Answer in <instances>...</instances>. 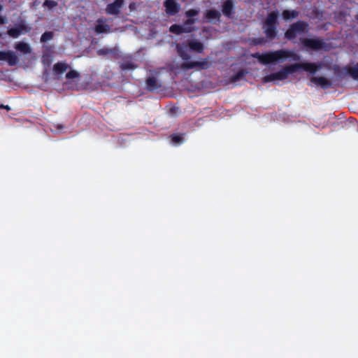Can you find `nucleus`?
Listing matches in <instances>:
<instances>
[{
    "instance_id": "obj_16",
    "label": "nucleus",
    "mask_w": 358,
    "mask_h": 358,
    "mask_svg": "<svg viewBox=\"0 0 358 358\" xmlns=\"http://www.w3.org/2000/svg\"><path fill=\"white\" fill-rule=\"evenodd\" d=\"M96 31L97 33H107L110 31V26L106 22L99 20L96 26Z\"/></svg>"
},
{
    "instance_id": "obj_18",
    "label": "nucleus",
    "mask_w": 358,
    "mask_h": 358,
    "mask_svg": "<svg viewBox=\"0 0 358 358\" xmlns=\"http://www.w3.org/2000/svg\"><path fill=\"white\" fill-rule=\"evenodd\" d=\"M170 31L172 33H174L176 34H180L182 33H189L190 29H182V27L181 25L178 24H173L170 29Z\"/></svg>"
},
{
    "instance_id": "obj_26",
    "label": "nucleus",
    "mask_w": 358,
    "mask_h": 358,
    "mask_svg": "<svg viewBox=\"0 0 358 358\" xmlns=\"http://www.w3.org/2000/svg\"><path fill=\"white\" fill-rule=\"evenodd\" d=\"M57 5V3L54 1L45 0L43 3V6L47 7L49 9H52Z\"/></svg>"
},
{
    "instance_id": "obj_9",
    "label": "nucleus",
    "mask_w": 358,
    "mask_h": 358,
    "mask_svg": "<svg viewBox=\"0 0 358 358\" xmlns=\"http://www.w3.org/2000/svg\"><path fill=\"white\" fill-rule=\"evenodd\" d=\"M303 45L315 50H319L324 47V43L319 38H303L301 40Z\"/></svg>"
},
{
    "instance_id": "obj_28",
    "label": "nucleus",
    "mask_w": 358,
    "mask_h": 358,
    "mask_svg": "<svg viewBox=\"0 0 358 358\" xmlns=\"http://www.w3.org/2000/svg\"><path fill=\"white\" fill-rule=\"evenodd\" d=\"M288 67L294 68V67H313V66H310V65H303V64H296L290 65Z\"/></svg>"
},
{
    "instance_id": "obj_19",
    "label": "nucleus",
    "mask_w": 358,
    "mask_h": 358,
    "mask_svg": "<svg viewBox=\"0 0 358 358\" xmlns=\"http://www.w3.org/2000/svg\"><path fill=\"white\" fill-rule=\"evenodd\" d=\"M184 134H173L170 136L171 143L175 145L181 144L184 141Z\"/></svg>"
},
{
    "instance_id": "obj_3",
    "label": "nucleus",
    "mask_w": 358,
    "mask_h": 358,
    "mask_svg": "<svg viewBox=\"0 0 358 358\" xmlns=\"http://www.w3.org/2000/svg\"><path fill=\"white\" fill-rule=\"evenodd\" d=\"M173 69H148L145 78V89L149 92L161 90L168 82V74L166 71Z\"/></svg>"
},
{
    "instance_id": "obj_35",
    "label": "nucleus",
    "mask_w": 358,
    "mask_h": 358,
    "mask_svg": "<svg viewBox=\"0 0 358 358\" xmlns=\"http://www.w3.org/2000/svg\"><path fill=\"white\" fill-rule=\"evenodd\" d=\"M2 9V6L0 5V10Z\"/></svg>"
},
{
    "instance_id": "obj_20",
    "label": "nucleus",
    "mask_w": 358,
    "mask_h": 358,
    "mask_svg": "<svg viewBox=\"0 0 358 358\" xmlns=\"http://www.w3.org/2000/svg\"><path fill=\"white\" fill-rule=\"evenodd\" d=\"M298 16V13L295 10H284L282 13V17L285 20H289L291 18H295Z\"/></svg>"
},
{
    "instance_id": "obj_13",
    "label": "nucleus",
    "mask_w": 358,
    "mask_h": 358,
    "mask_svg": "<svg viewBox=\"0 0 358 358\" xmlns=\"http://www.w3.org/2000/svg\"><path fill=\"white\" fill-rule=\"evenodd\" d=\"M189 48L196 52H202L204 48L203 44L197 39H191L187 41Z\"/></svg>"
},
{
    "instance_id": "obj_29",
    "label": "nucleus",
    "mask_w": 358,
    "mask_h": 358,
    "mask_svg": "<svg viewBox=\"0 0 358 358\" xmlns=\"http://www.w3.org/2000/svg\"><path fill=\"white\" fill-rule=\"evenodd\" d=\"M109 52V50L107 49H101L98 51L99 55H106Z\"/></svg>"
},
{
    "instance_id": "obj_30",
    "label": "nucleus",
    "mask_w": 358,
    "mask_h": 358,
    "mask_svg": "<svg viewBox=\"0 0 358 358\" xmlns=\"http://www.w3.org/2000/svg\"><path fill=\"white\" fill-rule=\"evenodd\" d=\"M194 65H196V66H205V65H208V61L207 60H205V61H203L201 62H197V63H195Z\"/></svg>"
},
{
    "instance_id": "obj_1",
    "label": "nucleus",
    "mask_w": 358,
    "mask_h": 358,
    "mask_svg": "<svg viewBox=\"0 0 358 358\" xmlns=\"http://www.w3.org/2000/svg\"><path fill=\"white\" fill-rule=\"evenodd\" d=\"M224 71L221 69H194L193 77L195 82L193 83L199 88L213 90L220 85L236 83L243 80L248 73L247 69H240L237 73L227 78L224 76Z\"/></svg>"
},
{
    "instance_id": "obj_32",
    "label": "nucleus",
    "mask_w": 358,
    "mask_h": 358,
    "mask_svg": "<svg viewBox=\"0 0 358 358\" xmlns=\"http://www.w3.org/2000/svg\"><path fill=\"white\" fill-rule=\"evenodd\" d=\"M107 12L108 13H112V4H109L107 7Z\"/></svg>"
},
{
    "instance_id": "obj_22",
    "label": "nucleus",
    "mask_w": 358,
    "mask_h": 358,
    "mask_svg": "<svg viewBox=\"0 0 358 358\" xmlns=\"http://www.w3.org/2000/svg\"><path fill=\"white\" fill-rule=\"evenodd\" d=\"M195 22V20L194 19H188L183 25H181L182 27V29H190V32L194 31V28L192 27V25Z\"/></svg>"
},
{
    "instance_id": "obj_10",
    "label": "nucleus",
    "mask_w": 358,
    "mask_h": 358,
    "mask_svg": "<svg viewBox=\"0 0 358 358\" xmlns=\"http://www.w3.org/2000/svg\"><path fill=\"white\" fill-rule=\"evenodd\" d=\"M341 73V82L345 84L346 81L351 77L354 80H358V69H341L338 71Z\"/></svg>"
},
{
    "instance_id": "obj_5",
    "label": "nucleus",
    "mask_w": 358,
    "mask_h": 358,
    "mask_svg": "<svg viewBox=\"0 0 358 358\" xmlns=\"http://www.w3.org/2000/svg\"><path fill=\"white\" fill-rule=\"evenodd\" d=\"M193 69H173L171 71H166L168 76V82L173 81L183 82L188 81L190 83L195 82V79L192 78L194 71H191Z\"/></svg>"
},
{
    "instance_id": "obj_23",
    "label": "nucleus",
    "mask_w": 358,
    "mask_h": 358,
    "mask_svg": "<svg viewBox=\"0 0 358 358\" xmlns=\"http://www.w3.org/2000/svg\"><path fill=\"white\" fill-rule=\"evenodd\" d=\"M122 4L123 0H116L115 2H113V15L118 13V9L122 7Z\"/></svg>"
},
{
    "instance_id": "obj_4",
    "label": "nucleus",
    "mask_w": 358,
    "mask_h": 358,
    "mask_svg": "<svg viewBox=\"0 0 358 358\" xmlns=\"http://www.w3.org/2000/svg\"><path fill=\"white\" fill-rule=\"evenodd\" d=\"M290 58L291 60H298L299 57L287 50H278L265 55H259L258 60L262 64L266 65L269 64H275L278 62H282Z\"/></svg>"
},
{
    "instance_id": "obj_25",
    "label": "nucleus",
    "mask_w": 358,
    "mask_h": 358,
    "mask_svg": "<svg viewBox=\"0 0 358 358\" xmlns=\"http://www.w3.org/2000/svg\"><path fill=\"white\" fill-rule=\"evenodd\" d=\"M8 33L11 37L13 38H17L21 34L20 30L17 28L10 29V30H8Z\"/></svg>"
},
{
    "instance_id": "obj_7",
    "label": "nucleus",
    "mask_w": 358,
    "mask_h": 358,
    "mask_svg": "<svg viewBox=\"0 0 358 358\" xmlns=\"http://www.w3.org/2000/svg\"><path fill=\"white\" fill-rule=\"evenodd\" d=\"M276 22L277 14L273 12L269 13L263 26V29L267 37L273 38L275 36Z\"/></svg>"
},
{
    "instance_id": "obj_21",
    "label": "nucleus",
    "mask_w": 358,
    "mask_h": 358,
    "mask_svg": "<svg viewBox=\"0 0 358 358\" xmlns=\"http://www.w3.org/2000/svg\"><path fill=\"white\" fill-rule=\"evenodd\" d=\"M206 17L209 20H217L220 17V13L215 10H210L207 12Z\"/></svg>"
},
{
    "instance_id": "obj_15",
    "label": "nucleus",
    "mask_w": 358,
    "mask_h": 358,
    "mask_svg": "<svg viewBox=\"0 0 358 358\" xmlns=\"http://www.w3.org/2000/svg\"><path fill=\"white\" fill-rule=\"evenodd\" d=\"M15 48L17 51H19L24 55L29 54L31 52V48L30 45L28 43H24V42H19V43H16L15 45Z\"/></svg>"
},
{
    "instance_id": "obj_36",
    "label": "nucleus",
    "mask_w": 358,
    "mask_h": 358,
    "mask_svg": "<svg viewBox=\"0 0 358 358\" xmlns=\"http://www.w3.org/2000/svg\"><path fill=\"white\" fill-rule=\"evenodd\" d=\"M356 67H358V64H357V66Z\"/></svg>"
},
{
    "instance_id": "obj_31",
    "label": "nucleus",
    "mask_w": 358,
    "mask_h": 358,
    "mask_svg": "<svg viewBox=\"0 0 358 358\" xmlns=\"http://www.w3.org/2000/svg\"><path fill=\"white\" fill-rule=\"evenodd\" d=\"M53 67H57V68H59V67H66L65 64H63L62 63H57L53 65Z\"/></svg>"
},
{
    "instance_id": "obj_2",
    "label": "nucleus",
    "mask_w": 358,
    "mask_h": 358,
    "mask_svg": "<svg viewBox=\"0 0 358 358\" xmlns=\"http://www.w3.org/2000/svg\"><path fill=\"white\" fill-rule=\"evenodd\" d=\"M309 73L310 81L315 87H320L322 90H328L335 87H342L345 86L344 83L341 82V69H326L328 71L325 75H318L319 71L322 69H302Z\"/></svg>"
},
{
    "instance_id": "obj_17",
    "label": "nucleus",
    "mask_w": 358,
    "mask_h": 358,
    "mask_svg": "<svg viewBox=\"0 0 358 358\" xmlns=\"http://www.w3.org/2000/svg\"><path fill=\"white\" fill-rule=\"evenodd\" d=\"M233 3L231 0L226 1L222 6V13L224 15L229 17L232 13Z\"/></svg>"
},
{
    "instance_id": "obj_6",
    "label": "nucleus",
    "mask_w": 358,
    "mask_h": 358,
    "mask_svg": "<svg viewBox=\"0 0 358 358\" xmlns=\"http://www.w3.org/2000/svg\"><path fill=\"white\" fill-rule=\"evenodd\" d=\"M299 69H281L280 71L278 72L264 76L263 80L264 83L284 80L287 78L289 75H292L298 72Z\"/></svg>"
},
{
    "instance_id": "obj_34",
    "label": "nucleus",
    "mask_w": 358,
    "mask_h": 358,
    "mask_svg": "<svg viewBox=\"0 0 358 358\" xmlns=\"http://www.w3.org/2000/svg\"><path fill=\"white\" fill-rule=\"evenodd\" d=\"M43 60H44V64H45V65H50V64H49V63H48V62H45V57H43Z\"/></svg>"
},
{
    "instance_id": "obj_27",
    "label": "nucleus",
    "mask_w": 358,
    "mask_h": 358,
    "mask_svg": "<svg viewBox=\"0 0 358 358\" xmlns=\"http://www.w3.org/2000/svg\"><path fill=\"white\" fill-rule=\"evenodd\" d=\"M199 13V11L195 9H190L186 12V16L188 17H191L196 15Z\"/></svg>"
},
{
    "instance_id": "obj_37",
    "label": "nucleus",
    "mask_w": 358,
    "mask_h": 358,
    "mask_svg": "<svg viewBox=\"0 0 358 358\" xmlns=\"http://www.w3.org/2000/svg\"><path fill=\"white\" fill-rule=\"evenodd\" d=\"M357 20H358V15H357Z\"/></svg>"
},
{
    "instance_id": "obj_11",
    "label": "nucleus",
    "mask_w": 358,
    "mask_h": 358,
    "mask_svg": "<svg viewBox=\"0 0 358 358\" xmlns=\"http://www.w3.org/2000/svg\"><path fill=\"white\" fill-rule=\"evenodd\" d=\"M17 57L13 51H0V61L6 62L8 65L13 66L17 62Z\"/></svg>"
},
{
    "instance_id": "obj_8",
    "label": "nucleus",
    "mask_w": 358,
    "mask_h": 358,
    "mask_svg": "<svg viewBox=\"0 0 358 358\" xmlns=\"http://www.w3.org/2000/svg\"><path fill=\"white\" fill-rule=\"evenodd\" d=\"M307 31V24L302 22L293 24L286 31L285 36L289 40L296 38Z\"/></svg>"
},
{
    "instance_id": "obj_12",
    "label": "nucleus",
    "mask_w": 358,
    "mask_h": 358,
    "mask_svg": "<svg viewBox=\"0 0 358 358\" xmlns=\"http://www.w3.org/2000/svg\"><path fill=\"white\" fill-rule=\"evenodd\" d=\"M166 11L169 15H173L180 10V5L175 0H166L164 2Z\"/></svg>"
},
{
    "instance_id": "obj_14",
    "label": "nucleus",
    "mask_w": 358,
    "mask_h": 358,
    "mask_svg": "<svg viewBox=\"0 0 358 358\" xmlns=\"http://www.w3.org/2000/svg\"><path fill=\"white\" fill-rule=\"evenodd\" d=\"M176 50L178 54L182 59L185 60H188L190 59V55L188 53L187 47L186 45L177 44Z\"/></svg>"
},
{
    "instance_id": "obj_24",
    "label": "nucleus",
    "mask_w": 358,
    "mask_h": 358,
    "mask_svg": "<svg viewBox=\"0 0 358 358\" xmlns=\"http://www.w3.org/2000/svg\"><path fill=\"white\" fill-rule=\"evenodd\" d=\"M53 37V34L52 32H45L42 36H41V41L43 42V43H45V42H47L50 40H51Z\"/></svg>"
},
{
    "instance_id": "obj_33",
    "label": "nucleus",
    "mask_w": 358,
    "mask_h": 358,
    "mask_svg": "<svg viewBox=\"0 0 358 358\" xmlns=\"http://www.w3.org/2000/svg\"><path fill=\"white\" fill-rule=\"evenodd\" d=\"M6 20L0 16V24H4V23H6Z\"/></svg>"
}]
</instances>
